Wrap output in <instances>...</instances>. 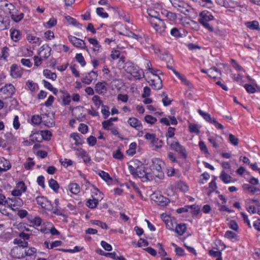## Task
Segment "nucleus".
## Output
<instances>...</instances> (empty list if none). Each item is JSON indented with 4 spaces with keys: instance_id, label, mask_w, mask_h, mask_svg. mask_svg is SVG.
Returning <instances> with one entry per match:
<instances>
[{
    "instance_id": "ea45409f",
    "label": "nucleus",
    "mask_w": 260,
    "mask_h": 260,
    "mask_svg": "<svg viewBox=\"0 0 260 260\" xmlns=\"http://www.w3.org/2000/svg\"><path fill=\"white\" fill-rule=\"evenodd\" d=\"M49 186L54 191L57 192L59 188V185L57 181L53 179H51L49 181Z\"/></svg>"
},
{
    "instance_id": "6ab92c4d",
    "label": "nucleus",
    "mask_w": 260,
    "mask_h": 260,
    "mask_svg": "<svg viewBox=\"0 0 260 260\" xmlns=\"http://www.w3.org/2000/svg\"><path fill=\"white\" fill-rule=\"evenodd\" d=\"M29 140L32 142H41L43 141L41 131L34 132L30 135Z\"/></svg>"
},
{
    "instance_id": "de8ad7c7",
    "label": "nucleus",
    "mask_w": 260,
    "mask_h": 260,
    "mask_svg": "<svg viewBox=\"0 0 260 260\" xmlns=\"http://www.w3.org/2000/svg\"><path fill=\"white\" fill-rule=\"evenodd\" d=\"M144 138L147 140H149L151 142V143H155V141H157L156 140V138L155 135L153 134H150L149 133H146L144 136Z\"/></svg>"
},
{
    "instance_id": "8fccbe9b",
    "label": "nucleus",
    "mask_w": 260,
    "mask_h": 260,
    "mask_svg": "<svg viewBox=\"0 0 260 260\" xmlns=\"http://www.w3.org/2000/svg\"><path fill=\"white\" fill-rule=\"evenodd\" d=\"M97 14L103 18H106L108 17V14L104 12L103 8H98L96 10Z\"/></svg>"
},
{
    "instance_id": "aec40b11",
    "label": "nucleus",
    "mask_w": 260,
    "mask_h": 260,
    "mask_svg": "<svg viewBox=\"0 0 260 260\" xmlns=\"http://www.w3.org/2000/svg\"><path fill=\"white\" fill-rule=\"evenodd\" d=\"M243 188L245 191L249 192L252 195L254 194L256 192L260 191L259 188L251 186L249 184H244L243 185Z\"/></svg>"
},
{
    "instance_id": "58836bf2",
    "label": "nucleus",
    "mask_w": 260,
    "mask_h": 260,
    "mask_svg": "<svg viewBox=\"0 0 260 260\" xmlns=\"http://www.w3.org/2000/svg\"><path fill=\"white\" fill-rule=\"evenodd\" d=\"M26 85L29 89L32 92H34L38 89V85L32 81H27L26 83Z\"/></svg>"
},
{
    "instance_id": "1a4fd4ad",
    "label": "nucleus",
    "mask_w": 260,
    "mask_h": 260,
    "mask_svg": "<svg viewBox=\"0 0 260 260\" xmlns=\"http://www.w3.org/2000/svg\"><path fill=\"white\" fill-rule=\"evenodd\" d=\"M69 40L72 43V44L76 47L86 49L87 51L88 49L85 45V43L84 41L81 39H78L74 36H69Z\"/></svg>"
},
{
    "instance_id": "e433bc0d",
    "label": "nucleus",
    "mask_w": 260,
    "mask_h": 260,
    "mask_svg": "<svg viewBox=\"0 0 260 260\" xmlns=\"http://www.w3.org/2000/svg\"><path fill=\"white\" fill-rule=\"evenodd\" d=\"M246 26L252 30H257L259 28V23L257 21H249L246 23Z\"/></svg>"
},
{
    "instance_id": "2f4dec72",
    "label": "nucleus",
    "mask_w": 260,
    "mask_h": 260,
    "mask_svg": "<svg viewBox=\"0 0 260 260\" xmlns=\"http://www.w3.org/2000/svg\"><path fill=\"white\" fill-rule=\"evenodd\" d=\"M43 75L47 78L53 81L55 80L57 76L55 73L51 72L50 70L46 69L43 71Z\"/></svg>"
},
{
    "instance_id": "f704fd0d",
    "label": "nucleus",
    "mask_w": 260,
    "mask_h": 260,
    "mask_svg": "<svg viewBox=\"0 0 260 260\" xmlns=\"http://www.w3.org/2000/svg\"><path fill=\"white\" fill-rule=\"evenodd\" d=\"M229 141L234 146H238L239 143V139L233 134H229Z\"/></svg>"
},
{
    "instance_id": "7ed1b4c3",
    "label": "nucleus",
    "mask_w": 260,
    "mask_h": 260,
    "mask_svg": "<svg viewBox=\"0 0 260 260\" xmlns=\"http://www.w3.org/2000/svg\"><path fill=\"white\" fill-rule=\"evenodd\" d=\"M167 143L170 145L171 148L180 154L184 159L187 157V153L185 148L182 146L178 141L167 140Z\"/></svg>"
},
{
    "instance_id": "4d7b16f0",
    "label": "nucleus",
    "mask_w": 260,
    "mask_h": 260,
    "mask_svg": "<svg viewBox=\"0 0 260 260\" xmlns=\"http://www.w3.org/2000/svg\"><path fill=\"white\" fill-rule=\"evenodd\" d=\"M75 58L76 60L81 65V66L83 67L85 65V61L83 56L81 53L77 54Z\"/></svg>"
},
{
    "instance_id": "9b49d317",
    "label": "nucleus",
    "mask_w": 260,
    "mask_h": 260,
    "mask_svg": "<svg viewBox=\"0 0 260 260\" xmlns=\"http://www.w3.org/2000/svg\"><path fill=\"white\" fill-rule=\"evenodd\" d=\"M152 199L159 206H165L169 203V200L160 194H153Z\"/></svg>"
},
{
    "instance_id": "2eb2a0df",
    "label": "nucleus",
    "mask_w": 260,
    "mask_h": 260,
    "mask_svg": "<svg viewBox=\"0 0 260 260\" xmlns=\"http://www.w3.org/2000/svg\"><path fill=\"white\" fill-rule=\"evenodd\" d=\"M128 123L133 128L137 131H140L142 129L143 126L138 119L135 117H131L127 121Z\"/></svg>"
},
{
    "instance_id": "0e129e2a",
    "label": "nucleus",
    "mask_w": 260,
    "mask_h": 260,
    "mask_svg": "<svg viewBox=\"0 0 260 260\" xmlns=\"http://www.w3.org/2000/svg\"><path fill=\"white\" fill-rule=\"evenodd\" d=\"M209 254L215 257H219L221 256V253L219 250L211 249L209 250Z\"/></svg>"
},
{
    "instance_id": "603ef678",
    "label": "nucleus",
    "mask_w": 260,
    "mask_h": 260,
    "mask_svg": "<svg viewBox=\"0 0 260 260\" xmlns=\"http://www.w3.org/2000/svg\"><path fill=\"white\" fill-rule=\"evenodd\" d=\"M23 17L24 14L23 13H21L18 15L11 14V19L15 22H19L23 18Z\"/></svg>"
},
{
    "instance_id": "a211bd4d",
    "label": "nucleus",
    "mask_w": 260,
    "mask_h": 260,
    "mask_svg": "<svg viewBox=\"0 0 260 260\" xmlns=\"http://www.w3.org/2000/svg\"><path fill=\"white\" fill-rule=\"evenodd\" d=\"M208 75L212 78H219L221 76L220 72L215 67L211 68L207 72Z\"/></svg>"
},
{
    "instance_id": "c756f323",
    "label": "nucleus",
    "mask_w": 260,
    "mask_h": 260,
    "mask_svg": "<svg viewBox=\"0 0 260 260\" xmlns=\"http://www.w3.org/2000/svg\"><path fill=\"white\" fill-rule=\"evenodd\" d=\"M186 226L184 224H176L175 228V232L179 235H182L185 232Z\"/></svg>"
},
{
    "instance_id": "6e6d98bb",
    "label": "nucleus",
    "mask_w": 260,
    "mask_h": 260,
    "mask_svg": "<svg viewBox=\"0 0 260 260\" xmlns=\"http://www.w3.org/2000/svg\"><path fill=\"white\" fill-rule=\"evenodd\" d=\"M41 134L42 137V140H48L50 139L51 136V133L49 131H41Z\"/></svg>"
},
{
    "instance_id": "5fc2aeb1",
    "label": "nucleus",
    "mask_w": 260,
    "mask_h": 260,
    "mask_svg": "<svg viewBox=\"0 0 260 260\" xmlns=\"http://www.w3.org/2000/svg\"><path fill=\"white\" fill-rule=\"evenodd\" d=\"M229 228L234 230L236 232H237L239 230V226L238 225V223L235 220H231L229 222Z\"/></svg>"
},
{
    "instance_id": "f257e3e1",
    "label": "nucleus",
    "mask_w": 260,
    "mask_h": 260,
    "mask_svg": "<svg viewBox=\"0 0 260 260\" xmlns=\"http://www.w3.org/2000/svg\"><path fill=\"white\" fill-rule=\"evenodd\" d=\"M123 69L136 79H140L144 77L143 70L131 61L126 62L123 66Z\"/></svg>"
},
{
    "instance_id": "393cba45",
    "label": "nucleus",
    "mask_w": 260,
    "mask_h": 260,
    "mask_svg": "<svg viewBox=\"0 0 260 260\" xmlns=\"http://www.w3.org/2000/svg\"><path fill=\"white\" fill-rule=\"evenodd\" d=\"M147 13L149 16L148 21L160 18L159 13L154 10H149Z\"/></svg>"
},
{
    "instance_id": "680f3d73",
    "label": "nucleus",
    "mask_w": 260,
    "mask_h": 260,
    "mask_svg": "<svg viewBox=\"0 0 260 260\" xmlns=\"http://www.w3.org/2000/svg\"><path fill=\"white\" fill-rule=\"evenodd\" d=\"M177 186L178 189L184 192H187L188 190V186L183 182L178 183Z\"/></svg>"
},
{
    "instance_id": "4be33fe9",
    "label": "nucleus",
    "mask_w": 260,
    "mask_h": 260,
    "mask_svg": "<svg viewBox=\"0 0 260 260\" xmlns=\"http://www.w3.org/2000/svg\"><path fill=\"white\" fill-rule=\"evenodd\" d=\"M0 166H1V168L4 172L9 170L11 167L9 161L3 157L0 159Z\"/></svg>"
},
{
    "instance_id": "bb28decb",
    "label": "nucleus",
    "mask_w": 260,
    "mask_h": 260,
    "mask_svg": "<svg viewBox=\"0 0 260 260\" xmlns=\"http://www.w3.org/2000/svg\"><path fill=\"white\" fill-rule=\"evenodd\" d=\"M11 37L12 40L14 42H17L21 38V35L18 30L10 29Z\"/></svg>"
},
{
    "instance_id": "c9c22d12",
    "label": "nucleus",
    "mask_w": 260,
    "mask_h": 260,
    "mask_svg": "<svg viewBox=\"0 0 260 260\" xmlns=\"http://www.w3.org/2000/svg\"><path fill=\"white\" fill-rule=\"evenodd\" d=\"M43 82L45 88L52 91L54 94H57L58 90L56 88L53 87L50 83L46 80H43Z\"/></svg>"
},
{
    "instance_id": "7c9ffc66",
    "label": "nucleus",
    "mask_w": 260,
    "mask_h": 260,
    "mask_svg": "<svg viewBox=\"0 0 260 260\" xmlns=\"http://www.w3.org/2000/svg\"><path fill=\"white\" fill-rule=\"evenodd\" d=\"M99 203L98 199L93 198L92 199H89L86 203V205L90 209H94L96 207Z\"/></svg>"
},
{
    "instance_id": "4c0bfd02",
    "label": "nucleus",
    "mask_w": 260,
    "mask_h": 260,
    "mask_svg": "<svg viewBox=\"0 0 260 260\" xmlns=\"http://www.w3.org/2000/svg\"><path fill=\"white\" fill-rule=\"evenodd\" d=\"M170 3L172 4V6L176 8L177 10L179 8L183 7L184 5H185V4L180 0H170Z\"/></svg>"
},
{
    "instance_id": "052dcab7",
    "label": "nucleus",
    "mask_w": 260,
    "mask_h": 260,
    "mask_svg": "<svg viewBox=\"0 0 260 260\" xmlns=\"http://www.w3.org/2000/svg\"><path fill=\"white\" fill-rule=\"evenodd\" d=\"M16 188L20 190L23 193L25 192L26 190V186L24 183L22 181L19 182L17 184Z\"/></svg>"
},
{
    "instance_id": "5701e85b",
    "label": "nucleus",
    "mask_w": 260,
    "mask_h": 260,
    "mask_svg": "<svg viewBox=\"0 0 260 260\" xmlns=\"http://www.w3.org/2000/svg\"><path fill=\"white\" fill-rule=\"evenodd\" d=\"M81 136L77 133H73L70 135V137L75 141V144L77 146L81 145L83 143V139Z\"/></svg>"
},
{
    "instance_id": "a18cd8bd",
    "label": "nucleus",
    "mask_w": 260,
    "mask_h": 260,
    "mask_svg": "<svg viewBox=\"0 0 260 260\" xmlns=\"http://www.w3.org/2000/svg\"><path fill=\"white\" fill-rule=\"evenodd\" d=\"M42 118L39 115H35L31 117V120L33 124L39 125L42 122Z\"/></svg>"
},
{
    "instance_id": "a19ab883",
    "label": "nucleus",
    "mask_w": 260,
    "mask_h": 260,
    "mask_svg": "<svg viewBox=\"0 0 260 260\" xmlns=\"http://www.w3.org/2000/svg\"><path fill=\"white\" fill-rule=\"evenodd\" d=\"M99 176L105 181L109 182L112 181V178L110 177L109 174L103 171H100L99 172Z\"/></svg>"
},
{
    "instance_id": "cd10ccee",
    "label": "nucleus",
    "mask_w": 260,
    "mask_h": 260,
    "mask_svg": "<svg viewBox=\"0 0 260 260\" xmlns=\"http://www.w3.org/2000/svg\"><path fill=\"white\" fill-rule=\"evenodd\" d=\"M199 113L203 117V118L208 122L212 123L215 120V119L212 118L210 114L203 111L201 110H198Z\"/></svg>"
},
{
    "instance_id": "49530a36",
    "label": "nucleus",
    "mask_w": 260,
    "mask_h": 260,
    "mask_svg": "<svg viewBox=\"0 0 260 260\" xmlns=\"http://www.w3.org/2000/svg\"><path fill=\"white\" fill-rule=\"evenodd\" d=\"M234 81L238 83L240 85H243L244 81L243 80L242 77L239 74H233L231 76Z\"/></svg>"
},
{
    "instance_id": "6e6552de",
    "label": "nucleus",
    "mask_w": 260,
    "mask_h": 260,
    "mask_svg": "<svg viewBox=\"0 0 260 260\" xmlns=\"http://www.w3.org/2000/svg\"><path fill=\"white\" fill-rule=\"evenodd\" d=\"M135 176L141 178L143 182L147 181L151 179L150 175L146 172L145 167L142 166L137 167Z\"/></svg>"
},
{
    "instance_id": "423d86ee",
    "label": "nucleus",
    "mask_w": 260,
    "mask_h": 260,
    "mask_svg": "<svg viewBox=\"0 0 260 260\" xmlns=\"http://www.w3.org/2000/svg\"><path fill=\"white\" fill-rule=\"evenodd\" d=\"M152 166L153 173L156 177L161 178L164 176V173L162 170V166L164 165L163 162L159 159H155L152 161Z\"/></svg>"
},
{
    "instance_id": "72a5a7b5",
    "label": "nucleus",
    "mask_w": 260,
    "mask_h": 260,
    "mask_svg": "<svg viewBox=\"0 0 260 260\" xmlns=\"http://www.w3.org/2000/svg\"><path fill=\"white\" fill-rule=\"evenodd\" d=\"M162 14L171 21H174L177 18V16L175 13L169 12L166 10L162 12Z\"/></svg>"
},
{
    "instance_id": "473e14b6",
    "label": "nucleus",
    "mask_w": 260,
    "mask_h": 260,
    "mask_svg": "<svg viewBox=\"0 0 260 260\" xmlns=\"http://www.w3.org/2000/svg\"><path fill=\"white\" fill-rule=\"evenodd\" d=\"M9 48L7 47H4L2 49L1 55L0 56V59H3L5 61L7 60V58L9 56Z\"/></svg>"
},
{
    "instance_id": "20e7f679",
    "label": "nucleus",
    "mask_w": 260,
    "mask_h": 260,
    "mask_svg": "<svg viewBox=\"0 0 260 260\" xmlns=\"http://www.w3.org/2000/svg\"><path fill=\"white\" fill-rule=\"evenodd\" d=\"M149 22L151 27L160 35H162L165 32L167 26L164 20L161 18L153 19Z\"/></svg>"
},
{
    "instance_id": "412c9836",
    "label": "nucleus",
    "mask_w": 260,
    "mask_h": 260,
    "mask_svg": "<svg viewBox=\"0 0 260 260\" xmlns=\"http://www.w3.org/2000/svg\"><path fill=\"white\" fill-rule=\"evenodd\" d=\"M118 120L117 117H112L109 119L104 121L102 122V125L103 128L106 130H109V127L113 125V121H117Z\"/></svg>"
},
{
    "instance_id": "09e8293b",
    "label": "nucleus",
    "mask_w": 260,
    "mask_h": 260,
    "mask_svg": "<svg viewBox=\"0 0 260 260\" xmlns=\"http://www.w3.org/2000/svg\"><path fill=\"white\" fill-rule=\"evenodd\" d=\"M238 231L237 232H236L235 231L233 232L229 231V239H231L233 242L238 240Z\"/></svg>"
},
{
    "instance_id": "864d4df0",
    "label": "nucleus",
    "mask_w": 260,
    "mask_h": 260,
    "mask_svg": "<svg viewBox=\"0 0 260 260\" xmlns=\"http://www.w3.org/2000/svg\"><path fill=\"white\" fill-rule=\"evenodd\" d=\"M137 147V144L135 142L132 143L129 146V149L127 151V153L131 155H133L136 153V149Z\"/></svg>"
},
{
    "instance_id": "c85d7f7f",
    "label": "nucleus",
    "mask_w": 260,
    "mask_h": 260,
    "mask_svg": "<svg viewBox=\"0 0 260 260\" xmlns=\"http://www.w3.org/2000/svg\"><path fill=\"white\" fill-rule=\"evenodd\" d=\"M36 201L38 205H40L43 209L48 200L44 197L38 196L36 198Z\"/></svg>"
},
{
    "instance_id": "bf43d9fd",
    "label": "nucleus",
    "mask_w": 260,
    "mask_h": 260,
    "mask_svg": "<svg viewBox=\"0 0 260 260\" xmlns=\"http://www.w3.org/2000/svg\"><path fill=\"white\" fill-rule=\"evenodd\" d=\"M175 128L172 127H169L168 129V132L166 134V137L167 138V140H169V138H173L175 135Z\"/></svg>"
},
{
    "instance_id": "f8f14e48",
    "label": "nucleus",
    "mask_w": 260,
    "mask_h": 260,
    "mask_svg": "<svg viewBox=\"0 0 260 260\" xmlns=\"http://www.w3.org/2000/svg\"><path fill=\"white\" fill-rule=\"evenodd\" d=\"M51 48L47 45H43L40 49L39 55L41 57L48 58L51 54Z\"/></svg>"
},
{
    "instance_id": "c03bdc74",
    "label": "nucleus",
    "mask_w": 260,
    "mask_h": 260,
    "mask_svg": "<svg viewBox=\"0 0 260 260\" xmlns=\"http://www.w3.org/2000/svg\"><path fill=\"white\" fill-rule=\"evenodd\" d=\"M173 73L177 77H178V78H179L181 80L183 83L186 85H189V82L186 79L185 77L182 76L179 72H177L176 70H173Z\"/></svg>"
},
{
    "instance_id": "79ce46f5",
    "label": "nucleus",
    "mask_w": 260,
    "mask_h": 260,
    "mask_svg": "<svg viewBox=\"0 0 260 260\" xmlns=\"http://www.w3.org/2000/svg\"><path fill=\"white\" fill-rule=\"evenodd\" d=\"M80 155L82 158L83 161L85 163L89 162L90 161V158L86 151L83 149H81Z\"/></svg>"
},
{
    "instance_id": "774afa93",
    "label": "nucleus",
    "mask_w": 260,
    "mask_h": 260,
    "mask_svg": "<svg viewBox=\"0 0 260 260\" xmlns=\"http://www.w3.org/2000/svg\"><path fill=\"white\" fill-rule=\"evenodd\" d=\"M171 35L175 37L178 38L181 36V34L178 28L176 27H173L170 30Z\"/></svg>"
},
{
    "instance_id": "39448f33",
    "label": "nucleus",
    "mask_w": 260,
    "mask_h": 260,
    "mask_svg": "<svg viewBox=\"0 0 260 260\" xmlns=\"http://www.w3.org/2000/svg\"><path fill=\"white\" fill-rule=\"evenodd\" d=\"M7 203L8 207H10L13 210H16L22 206L24 201L21 197H12V198H8V201Z\"/></svg>"
},
{
    "instance_id": "0eeeda50",
    "label": "nucleus",
    "mask_w": 260,
    "mask_h": 260,
    "mask_svg": "<svg viewBox=\"0 0 260 260\" xmlns=\"http://www.w3.org/2000/svg\"><path fill=\"white\" fill-rule=\"evenodd\" d=\"M15 88L12 84H6L0 89V95L4 99L11 98L15 92Z\"/></svg>"
},
{
    "instance_id": "e2e57ef3",
    "label": "nucleus",
    "mask_w": 260,
    "mask_h": 260,
    "mask_svg": "<svg viewBox=\"0 0 260 260\" xmlns=\"http://www.w3.org/2000/svg\"><path fill=\"white\" fill-rule=\"evenodd\" d=\"M244 87L246 91L248 93H253L256 91V89L251 84H246L244 85Z\"/></svg>"
},
{
    "instance_id": "a878e982",
    "label": "nucleus",
    "mask_w": 260,
    "mask_h": 260,
    "mask_svg": "<svg viewBox=\"0 0 260 260\" xmlns=\"http://www.w3.org/2000/svg\"><path fill=\"white\" fill-rule=\"evenodd\" d=\"M13 243L15 245H17L16 247H19L20 248H23L27 247L28 246L27 242L22 240L21 239L15 238L13 240Z\"/></svg>"
},
{
    "instance_id": "3c124183",
    "label": "nucleus",
    "mask_w": 260,
    "mask_h": 260,
    "mask_svg": "<svg viewBox=\"0 0 260 260\" xmlns=\"http://www.w3.org/2000/svg\"><path fill=\"white\" fill-rule=\"evenodd\" d=\"M92 101L98 108H99L100 106H103V102L100 97L98 95H94L92 98Z\"/></svg>"
},
{
    "instance_id": "13d9d810",
    "label": "nucleus",
    "mask_w": 260,
    "mask_h": 260,
    "mask_svg": "<svg viewBox=\"0 0 260 260\" xmlns=\"http://www.w3.org/2000/svg\"><path fill=\"white\" fill-rule=\"evenodd\" d=\"M28 161H27L24 164V167L26 170H30V169H32V168L35 165V162L32 161V159L31 158L29 157L28 158Z\"/></svg>"
},
{
    "instance_id": "b1692460",
    "label": "nucleus",
    "mask_w": 260,
    "mask_h": 260,
    "mask_svg": "<svg viewBox=\"0 0 260 260\" xmlns=\"http://www.w3.org/2000/svg\"><path fill=\"white\" fill-rule=\"evenodd\" d=\"M68 189L71 193L77 194L80 191V188L79 185L76 183H72L69 185Z\"/></svg>"
},
{
    "instance_id": "4468645a",
    "label": "nucleus",
    "mask_w": 260,
    "mask_h": 260,
    "mask_svg": "<svg viewBox=\"0 0 260 260\" xmlns=\"http://www.w3.org/2000/svg\"><path fill=\"white\" fill-rule=\"evenodd\" d=\"M97 76V72L92 71L82 79V82L89 85L91 83L93 79L96 78Z\"/></svg>"
},
{
    "instance_id": "37998d69",
    "label": "nucleus",
    "mask_w": 260,
    "mask_h": 260,
    "mask_svg": "<svg viewBox=\"0 0 260 260\" xmlns=\"http://www.w3.org/2000/svg\"><path fill=\"white\" fill-rule=\"evenodd\" d=\"M66 19L67 20V21L70 23V24L76 26H80V28L81 27V24H80L75 19L70 17V16H67L66 17Z\"/></svg>"
},
{
    "instance_id": "9d476101",
    "label": "nucleus",
    "mask_w": 260,
    "mask_h": 260,
    "mask_svg": "<svg viewBox=\"0 0 260 260\" xmlns=\"http://www.w3.org/2000/svg\"><path fill=\"white\" fill-rule=\"evenodd\" d=\"M23 74V69L16 64H13L10 68V75L13 78H20Z\"/></svg>"
},
{
    "instance_id": "f03ea898",
    "label": "nucleus",
    "mask_w": 260,
    "mask_h": 260,
    "mask_svg": "<svg viewBox=\"0 0 260 260\" xmlns=\"http://www.w3.org/2000/svg\"><path fill=\"white\" fill-rule=\"evenodd\" d=\"M213 15L210 12L204 11L200 14L199 22L210 31H213V28L208 22L213 20Z\"/></svg>"
},
{
    "instance_id": "338daca9",
    "label": "nucleus",
    "mask_w": 260,
    "mask_h": 260,
    "mask_svg": "<svg viewBox=\"0 0 260 260\" xmlns=\"http://www.w3.org/2000/svg\"><path fill=\"white\" fill-rule=\"evenodd\" d=\"M60 162L62 166L66 168L70 166H71L73 164L72 160L67 158H64L63 159H60Z\"/></svg>"
},
{
    "instance_id": "69168bd1",
    "label": "nucleus",
    "mask_w": 260,
    "mask_h": 260,
    "mask_svg": "<svg viewBox=\"0 0 260 260\" xmlns=\"http://www.w3.org/2000/svg\"><path fill=\"white\" fill-rule=\"evenodd\" d=\"M17 209V215L20 218H23L28 214V212L25 210L23 209H19V208Z\"/></svg>"
},
{
    "instance_id": "f3484780",
    "label": "nucleus",
    "mask_w": 260,
    "mask_h": 260,
    "mask_svg": "<svg viewBox=\"0 0 260 260\" xmlns=\"http://www.w3.org/2000/svg\"><path fill=\"white\" fill-rule=\"evenodd\" d=\"M163 221L165 223L167 229L170 231H174V227L177 224L175 221L171 219L169 216H165L163 218Z\"/></svg>"
},
{
    "instance_id": "dca6fc26",
    "label": "nucleus",
    "mask_w": 260,
    "mask_h": 260,
    "mask_svg": "<svg viewBox=\"0 0 260 260\" xmlns=\"http://www.w3.org/2000/svg\"><path fill=\"white\" fill-rule=\"evenodd\" d=\"M106 85L107 83L105 81L98 82L95 86V92L99 94H103L106 93L107 91Z\"/></svg>"
},
{
    "instance_id": "ddd939ff",
    "label": "nucleus",
    "mask_w": 260,
    "mask_h": 260,
    "mask_svg": "<svg viewBox=\"0 0 260 260\" xmlns=\"http://www.w3.org/2000/svg\"><path fill=\"white\" fill-rule=\"evenodd\" d=\"M11 254L12 257L15 258H22L25 256V253L22 248L19 247H14L11 251Z\"/></svg>"
}]
</instances>
